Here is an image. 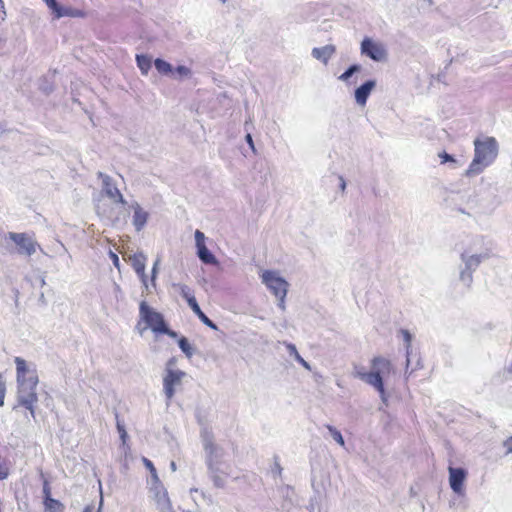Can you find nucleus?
Returning <instances> with one entry per match:
<instances>
[{
	"instance_id": "1",
	"label": "nucleus",
	"mask_w": 512,
	"mask_h": 512,
	"mask_svg": "<svg viewBox=\"0 0 512 512\" xmlns=\"http://www.w3.org/2000/svg\"><path fill=\"white\" fill-rule=\"evenodd\" d=\"M17 404L27 409L34 417L35 404L38 402L36 388L39 382L35 368L30 369L21 357H15Z\"/></svg>"
},
{
	"instance_id": "2",
	"label": "nucleus",
	"mask_w": 512,
	"mask_h": 512,
	"mask_svg": "<svg viewBox=\"0 0 512 512\" xmlns=\"http://www.w3.org/2000/svg\"><path fill=\"white\" fill-rule=\"evenodd\" d=\"M474 158L465 171L467 177L479 175L491 165L498 155V143L494 137H485L474 141Z\"/></svg>"
},
{
	"instance_id": "3",
	"label": "nucleus",
	"mask_w": 512,
	"mask_h": 512,
	"mask_svg": "<svg viewBox=\"0 0 512 512\" xmlns=\"http://www.w3.org/2000/svg\"><path fill=\"white\" fill-rule=\"evenodd\" d=\"M392 364L391 362L382 357L377 356L371 360V371L370 372H358L357 376L367 384L374 387L380 395V398L384 404L387 405V394L384 387V376L391 373Z\"/></svg>"
},
{
	"instance_id": "4",
	"label": "nucleus",
	"mask_w": 512,
	"mask_h": 512,
	"mask_svg": "<svg viewBox=\"0 0 512 512\" xmlns=\"http://www.w3.org/2000/svg\"><path fill=\"white\" fill-rule=\"evenodd\" d=\"M330 483L329 473L323 469L317 462H311V486L314 492L307 509L309 512H315L319 507L326 486Z\"/></svg>"
},
{
	"instance_id": "5",
	"label": "nucleus",
	"mask_w": 512,
	"mask_h": 512,
	"mask_svg": "<svg viewBox=\"0 0 512 512\" xmlns=\"http://www.w3.org/2000/svg\"><path fill=\"white\" fill-rule=\"evenodd\" d=\"M139 314L141 320H143L154 333L165 334L171 338L178 337V333L168 327L164 316L151 308L146 301L140 303Z\"/></svg>"
},
{
	"instance_id": "6",
	"label": "nucleus",
	"mask_w": 512,
	"mask_h": 512,
	"mask_svg": "<svg viewBox=\"0 0 512 512\" xmlns=\"http://www.w3.org/2000/svg\"><path fill=\"white\" fill-rule=\"evenodd\" d=\"M262 282L278 299L277 306L281 310H285V298L288 292L289 283L277 272L266 270L262 274Z\"/></svg>"
},
{
	"instance_id": "7",
	"label": "nucleus",
	"mask_w": 512,
	"mask_h": 512,
	"mask_svg": "<svg viewBox=\"0 0 512 512\" xmlns=\"http://www.w3.org/2000/svg\"><path fill=\"white\" fill-rule=\"evenodd\" d=\"M486 256L483 254H469L466 250L460 255L463 262V267H460L459 280L467 287H470L473 282V273L477 270L483 259Z\"/></svg>"
},
{
	"instance_id": "8",
	"label": "nucleus",
	"mask_w": 512,
	"mask_h": 512,
	"mask_svg": "<svg viewBox=\"0 0 512 512\" xmlns=\"http://www.w3.org/2000/svg\"><path fill=\"white\" fill-rule=\"evenodd\" d=\"M449 485L451 490L458 496L465 495V481L468 476V471L464 467H455L453 462L449 460L448 465Z\"/></svg>"
},
{
	"instance_id": "9",
	"label": "nucleus",
	"mask_w": 512,
	"mask_h": 512,
	"mask_svg": "<svg viewBox=\"0 0 512 512\" xmlns=\"http://www.w3.org/2000/svg\"><path fill=\"white\" fill-rule=\"evenodd\" d=\"M360 50L362 55H365L375 62L386 61L388 57L385 46L369 37H365L362 40Z\"/></svg>"
},
{
	"instance_id": "10",
	"label": "nucleus",
	"mask_w": 512,
	"mask_h": 512,
	"mask_svg": "<svg viewBox=\"0 0 512 512\" xmlns=\"http://www.w3.org/2000/svg\"><path fill=\"white\" fill-rule=\"evenodd\" d=\"M163 377V392L168 401H170L176 392V387L181 384L182 379L187 375L186 372L179 369L166 368Z\"/></svg>"
},
{
	"instance_id": "11",
	"label": "nucleus",
	"mask_w": 512,
	"mask_h": 512,
	"mask_svg": "<svg viewBox=\"0 0 512 512\" xmlns=\"http://www.w3.org/2000/svg\"><path fill=\"white\" fill-rule=\"evenodd\" d=\"M7 237L17 245L19 254L31 256L36 252L37 243L28 234L9 232Z\"/></svg>"
},
{
	"instance_id": "12",
	"label": "nucleus",
	"mask_w": 512,
	"mask_h": 512,
	"mask_svg": "<svg viewBox=\"0 0 512 512\" xmlns=\"http://www.w3.org/2000/svg\"><path fill=\"white\" fill-rule=\"evenodd\" d=\"M151 491L154 494V498L156 499L161 512H175L168 496V492L160 480H158V483H151Z\"/></svg>"
},
{
	"instance_id": "13",
	"label": "nucleus",
	"mask_w": 512,
	"mask_h": 512,
	"mask_svg": "<svg viewBox=\"0 0 512 512\" xmlns=\"http://www.w3.org/2000/svg\"><path fill=\"white\" fill-rule=\"evenodd\" d=\"M400 333L403 336V340L405 342L406 349V373L410 369V374L414 371L421 369L423 367L421 358H417L416 364L413 366V349H412V334L407 329H400Z\"/></svg>"
},
{
	"instance_id": "14",
	"label": "nucleus",
	"mask_w": 512,
	"mask_h": 512,
	"mask_svg": "<svg viewBox=\"0 0 512 512\" xmlns=\"http://www.w3.org/2000/svg\"><path fill=\"white\" fill-rule=\"evenodd\" d=\"M146 260L147 258L143 252H138L130 256L131 266L140 278L144 288L148 290V279L145 273Z\"/></svg>"
},
{
	"instance_id": "15",
	"label": "nucleus",
	"mask_w": 512,
	"mask_h": 512,
	"mask_svg": "<svg viewBox=\"0 0 512 512\" xmlns=\"http://www.w3.org/2000/svg\"><path fill=\"white\" fill-rule=\"evenodd\" d=\"M375 87L376 81L373 79L366 80L359 87H357L354 92L356 103L358 105L364 106Z\"/></svg>"
},
{
	"instance_id": "16",
	"label": "nucleus",
	"mask_w": 512,
	"mask_h": 512,
	"mask_svg": "<svg viewBox=\"0 0 512 512\" xmlns=\"http://www.w3.org/2000/svg\"><path fill=\"white\" fill-rule=\"evenodd\" d=\"M219 450H210L207 455V464L209 470L213 473L212 480L216 487L223 488L225 486V480L217 474V472L224 473V470L216 466L214 459L218 457Z\"/></svg>"
},
{
	"instance_id": "17",
	"label": "nucleus",
	"mask_w": 512,
	"mask_h": 512,
	"mask_svg": "<svg viewBox=\"0 0 512 512\" xmlns=\"http://www.w3.org/2000/svg\"><path fill=\"white\" fill-rule=\"evenodd\" d=\"M336 53V46L333 44H327L322 47H314L311 51V55L316 60L327 65L332 56Z\"/></svg>"
},
{
	"instance_id": "18",
	"label": "nucleus",
	"mask_w": 512,
	"mask_h": 512,
	"mask_svg": "<svg viewBox=\"0 0 512 512\" xmlns=\"http://www.w3.org/2000/svg\"><path fill=\"white\" fill-rule=\"evenodd\" d=\"M131 207L134 210L133 214V225L136 229V231H141L148 220V213L142 209V207L139 205V203L134 202Z\"/></svg>"
},
{
	"instance_id": "19",
	"label": "nucleus",
	"mask_w": 512,
	"mask_h": 512,
	"mask_svg": "<svg viewBox=\"0 0 512 512\" xmlns=\"http://www.w3.org/2000/svg\"><path fill=\"white\" fill-rule=\"evenodd\" d=\"M97 176L102 179L103 192L105 195L110 199L115 198V195H118L120 190L114 184L113 179L103 172H98Z\"/></svg>"
},
{
	"instance_id": "20",
	"label": "nucleus",
	"mask_w": 512,
	"mask_h": 512,
	"mask_svg": "<svg viewBox=\"0 0 512 512\" xmlns=\"http://www.w3.org/2000/svg\"><path fill=\"white\" fill-rule=\"evenodd\" d=\"M197 256L200 261L206 265H217L219 263L216 256L207 248L206 245L197 247Z\"/></svg>"
},
{
	"instance_id": "21",
	"label": "nucleus",
	"mask_w": 512,
	"mask_h": 512,
	"mask_svg": "<svg viewBox=\"0 0 512 512\" xmlns=\"http://www.w3.org/2000/svg\"><path fill=\"white\" fill-rule=\"evenodd\" d=\"M190 308L203 324L213 330H218V326L201 310L197 301H190Z\"/></svg>"
},
{
	"instance_id": "22",
	"label": "nucleus",
	"mask_w": 512,
	"mask_h": 512,
	"mask_svg": "<svg viewBox=\"0 0 512 512\" xmlns=\"http://www.w3.org/2000/svg\"><path fill=\"white\" fill-rule=\"evenodd\" d=\"M361 69V65L352 64L338 77V79L342 82H345L346 85L348 86L354 85L356 84L357 79L355 78L354 80H352V76L356 73H359Z\"/></svg>"
},
{
	"instance_id": "23",
	"label": "nucleus",
	"mask_w": 512,
	"mask_h": 512,
	"mask_svg": "<svg viewBox=\"0 0 512 512\" xmlns=\"http://www.w3.org/2000/svg\"><path fill=\"white\" fill-rule=\"evenodd\" d=\"M284 345L287 349L288 354L293 357L302 367H304L306 370L311 371V365L302 358V356L299 354L296 346L293 343L284 342Z\"/></svg>"
},
{
	"instance_id": "24",
	"label": "nucleus",
	"mask_w": 512,
	"mask_h": 512,
	"mask_svg": "<svg viewBox=\"0 0 512 512\" xmlns=\"http://www.w3.org/2000/svg\"><path fill=\"white\" fill-rule=\"evenodd\" d=\"M84 15L85 13L82 10L61 5L55 14V18L60 19L62 17H83Z\"/></svg>"
},
{
	"instance_id": "25",
	"label": "nucleus",
	"mask_w": 512,
	"mask_h": 512,
	"mask_svg": "<svg viewBox=\"0 0 512 512\" xmlns=\"http://www.w3.org/2000/svg\"><path fill=\"white\" fill-rule=\"evenodd\" d=\"M137 66L140 69L141 73L147 75L149 70L151 69L152 59L148 55L139 54L136 55Z\"/></svg>"
},
{
	"instance_id": "26",
	"label": "nucleus",
	"mask_w": 512,
	"mask_h": 512,
	"mask_svg": "<svg viewBox=\"0 0 512 512\" xmlns=\"http://www.w3.org/2000/svg\"><path fill=\"white\" fill-rule=\"evenodd\" d=\"M154 66L160 74L169 75V74L174 73L173 66L164 59H161V58L155 59Z\"/></svg>"
},
{
	"instance_id": "27",
	"label": "nucleus",
	"mask_w": 512,
	"mask_h": 512,
	"mask_svg": "<svg viewBox=\"0 0 512 512\" xmlns=\"http://www.w3.org/2000/svg\"><path fill=\"white\" fill-rule=\"evenodd\" d=\"M178 346L187 358H191L195 354V348L191 346L188 339L184 336L178 339Z\"/></svg>"
},
{
	"instance_id": "28",
	"label": "nucleus",
	"mask_w": 512,
	"mask_h": 512,
	"mask_svg": "<svg viewBox=\"0 0 512 512\" xmlns=\"http://www.w3.org/2000/svg\"><path fill=\"white\" fill-rule=\"evenodd\" d=\"M142 461H143L145 467L149 470V473H150V484L151 483H158V480H160V479L158 477L157 470H156L153 462L151 460H149L148 458H146V457H143Z\"/></svg>"
},
{
	"instance_id": "29",
	"label": "nucleus",
	"mask_w": 512,
	"mask_h": 512,
	"mask_svg": "<svg viewBox=\"0 0 512 512\" xmlns=\"http://www.w3.org/2000/svg\"><path fill=\"white\" fill-rule=\"evenodd\" d=\"M180 289V295L187 301L190 306V301H197L191 288L185 284H177Z\"/></svg>"
},
{
	"instance_id": "30",
	"label": "nucleus",
	"mask_w": 512,
	"mask_h": 512,
	"mask_svg": "<svg viewBox=\"0 0 512 512\" xmlns=\"http://www.w3.org/2000/svg\"><path fill=\"white\" fill-rule=\"evenodd\" d=\"M44 505L46 510H48L49 512H54L56 509H60L63 507L62 503L59 500L54 499L52 497H44Z\"/></svg>"
},
{
	"instance_id": "31",
	"label": "nucleus",
	"mask_w": 512,
	"mask_h": 512,
	"mask_svg": "<svg viewBox=\"0 0 512 512\" xmlns=\"http://www.w3.org/2000/svg\"><path fill=\"white\" fill-rule=\"evenodd\" d=\"M39 90L43 92L46 95H49L53 92L54 86L53 84L48 80L46 76H43L39 80Z\"/></svg>"
},
{
	"instance_id": "32",
	"label": "nucleus",
	"mask_w": 512,
	"mask_h": 512,
	"mask_svg": "<svg viewBox=\"0 0 512 512\" xmlns=\"http://www.w3.org/2000/svg\"><path fill=\"white\" fill-rule=\"evenodd\" d=\"M116 425H117V430H118L119 437L121 439L122 445L125 446L126 442H127V439H128V434H127V431L125 429L124 423L119 420L117 414H116Z\"/></svg>"
},
{
	"instance_id": "33",
	"label": "nucleus",
	"mask_w": 512,
	"mask_h": 512,
	"mask_svg": "<svg viewBox=\"0 0 512 512\" xmlns=\"http://www.w3.org/2000/svg\"><path fill=\"white\" fill-rule=\"evenodd\" d=\"M330 436L336 441L340 446H344L345 442L343 436L339 430L332 426H327Z\"/></svg>"
},
{
	"instance_id": "34",
	"label": "nucleus",
	"mask_w": 512,
	"mask_h": 512,
	"mask_svg": "<svg viewBox=\"0 0 512 512\" xmlns=\"http://www.w3.org/2000/svg\"><path fill=\"white\" fill-rule=\"evenodd\" d=\"M174 73H176L178 75L179 80H182L183 78H187L191 75V70L187 66L178 65L174 69Z\"/></svg>"
},
{
	"instance_id": "35",
	"label": "nucleus",
	"mask_w": 512,
	"mask_h": 512,
	"mask_svg": "<svg viewBox=\"0 0 512 512\" xmlns=\"http://www.w3.org/2000/svg\"><path fill=\"white\" fill-rule=\"evenodd\" d=\"M282 470L283 469H282V467H281V465L279 463V459H278V457L275 456L274 457V464H273V466L271 468V471H270L272 476L274 478H276L277 476H281Z\"/></svg>"
},
{
	"instance_id": "36",
	"label": "nucleus",
	"mask_w": 512,
	"mask_h": 512,
	"mask_svg": "<svg viewBox=\"0 0 512 512\" xmlns=\"http://www.w3.org/2000/svg\"><path fill=\"white\" fill-rule=\"evenodd\" d=\"M202 437H203V441H204V444H203L204 448L205 449L213 448V443H212V439H211L212 437L206 428L203 429Z\"/></svg>"
},
{
	"instance_id": "37",
	"label": "nucleus",
	"mask_w": 512,
	"mask_h": 512,
	"mask_svg": "<svg viewBox=\"0 0 512 512\" xmlns=\"http://www.w3.org/2000/svg\"><path fill=\"white\" fill-rule=\"evenodd\" d=\"M160 258L158 257L154 264H153V267H152V271H151V283L153 286H155V281H156V277H157V274H158V269H159V265H160Z\"/></svg>"
},
{
	"instance_id": "38",
	"label": "nucleus",
	"mask_w": 512,
	"mask_h": 512,
	"mask_svg": "<svg viewBox=\"0 0 512 512\" xmlns=\"http://www.w3.org/2000/svg\"><path fill=\"white\" fill-rule=\"evenodd\" d=\"M5 394H6V384L3 379L2 374L0 373V407L4 405Z\"/></svg>"
},
{
	"instance_id": "39",
	"label": "nucleus",
	"mask_w": 512,
	"mask_h": 512,
	"mask_svg": "<svg viewBox=\"0 0 512 512\" xmlns=\"http://www.w3.org/2000/svg\"><path fill=\"white\" fill-rule=\"evenodd\" d=\"M48 8L52 11L53 15L57 13L58 8H60V4L56 0H43Z\"/></svg>"
},
{
	"instance_id": "40",
	"label": "nucleus",
	"mask_w": 512,
	"mask_h": 512,
	"mask_svg": "<svg viewBox=\"0 0 512 512\" xmlns=\"http://www.w3.org/2000/svg\"><path fill=\"white\" fill-rule=\"evenodd\" d=\"M196 248L205 245V235L200 230L195 231Z\"/></svg>"
},
{
	"instance_id": "41",
	"label": "nucleus",
	"mask_w": 512,
	"mask_h": 512,
	"mask_svg": "<svg viewBox=\"0 0 512 512\" xmlns=\"http://www.w3.org/2000/svg\"><path fill=\"white\" fill-rule=\"evenodd\" d=\"M439 158L441 159V163L456 162L454 156L445 151L439 153Z\"/></svg>"
},
{
	"instance_id": "42",
	"label": "nucleus",
	"mask_w": 512,
	"mask_h": 512,
	"mask_svg": "<svg viewBox=\"0 0 512 512\" xmlns=\"http://www.w3.org/2000/svg\"><path fill=\"white\" fill-rule=\"evenodd\" d=\"M245 141L249 145V147L252 150V152L254 154H257V150H256V147H255V144H254V141H253V137H252V135L250 133L246 134Z\"/></svg>"
},
{
	"instance_id": "43",
	"label": "nucleus",
	"mask_w": 512,
	"mask_h": 512,
	"mask_svg": "<svg viewBox=\"0 0 512 512\" xmlns=\"http://www.w3.org/2000/svg\"><path fill=\"white\" fill-rule=\"evenodd\" d=\"M195 416H196V419L198 421V423L201 425V426H204L205 423H206V420H205V416L202 415V411L201 410H196V413H195Z\"/></svg>"
},
{
	"instance_id": "44",
	"label": "nucleus",
	"mask_w": 512,
	"mask_h": 512,
	"mask_svg": "<svg viewBox=\"0 0 512 512\" xmlns=\"http://www.w3.org/2000/svg\"><path fill=\"white\" fill-rule=\"evenodd\" d=\"M112 200L115 203H120L122 205H126L127 204V201L125 200V198L123 197V195H122V193L120 191H119L118 195H115V198H112Z\"/></svg>"
},
{
	"instance_id": "45",
	"label": "nucleus",
	"mask_w": 512,
	"mask_h": 512,
	"mask_svg": "<svg viewBox=\"0 0 512 512\" xmlns=\"http://www.w3.org/2000/svg\"><path fill=\"white\" fill-rule=\"evenodd\" d=\"M109 255H110V258H111V260H112V262H113L114 266H115V267H117V268H119V266H120V261H119V257H118V255H117L116 253L112 252V251H110V252H109Z\"/></svg>"
},
{
	"instance_id": "46",
	"label": "nucleus",
	"mask_w": 512,
	"mask_h": 512,
	"mask_svg": "<svg viewBox=\"0 0 512 512\" xmlns=\"http://www.w3.org/2000/svg\"><path fill=\"white\" fill-rule=\"evenodd\" d=\"M43 494L44 497H51V489L47 481H44L43 483Z\"/></svg>"
},
{
	"instance_id": "47",
	"label": "nucleus",
	"mask_w": 512,
	"mask_h": 512,
	"mask_svg": "<svg viewBox=\"0 0 512 512\" xmlns=\"http://www.w3.org/2000/svg\"><path fill=\"white\" fill-rule=\"evenodd\" d=\"M338 178H339V181H340L339 188H340V190L342 192H344L345 189H346V181H345L344 177L341 176V175Z\"/></svg>"
},
{
	"instance_id": "48",
	"label": "nucleus",
	"mask_w": 512,
	"mask_h": 512,
	"mask_svg": "<svg viewBox=\"0 0 512 512\" xmlns=\"http://www.w3.org/2000/svg\"><path fill=\"white\" fill-rule=\"evenodd\" d=\"M503 448H512V436L503 442Z\"/></svg>"
},
{
	"instance_id": "49",
	"label": "nucleus",
	"mask_w": 512,
	"mask_h": 512,
	"mask_svg": "<svg viewBox=\"0 0 512 512\" xmlns=\"http://www.w3.org/2000/svg\"><path fill=\"white\" fill-rule=\"evenodd\" d=\"M287 491H288V495H287L288 499H286V500H287V501H289V502H290V504H293V501H292V499H291L290 494H293V493H294V490H293V488H292V487L287 486Z\"/></svg>"
},
{
	"instance_id": "50",
	"label": "nucleus",
	"mask_w": 512,
	"mask_h": 512,
	"mask_svg": "<svg viewBox=\"0 0 512 512\" xmlns=\"http://www.w3.org/2000/svg\"><path fill=\"white\" fill-rule=\"evenodd\" d=\"M417 358H420L419 354L413 351V366L416 364Z\"/></svg>"
},
{
	"instance_id": "51",
	"label": "nucleus",
	"mask_w": 512,
	"mask_h": 512,
	"mask_svg": "<svg viewBox=\"0 0 512 512\" xmlns=\"http://www.w3.org/2000/svg\"><path fill=\"white\" fill-rule=\"evenodd\" d=\"M175 364V358H171L166 365V368H171L172 365Z\"/></svg>"
},
{
	"instance_id": "52",
	"label": "nucleus",
	"mask_w": 512,
	"mask_h": 512,
	"mask_svg": "<svg viewBox=\"0 0 512 512\" xmlns=\"http://www.w3.org/2000/svg\"><path fill=\"white\" fill-rule=\"evenodd\" d=\"M82 512H93V508L91 506H86Z\"/></svg>"
},
{
	"instance_id": "53",
	"label": "nucleus",
	"mask_w": 512,
	"mask_h": 512,
	"mask_svg": "<svg viewBox=\"0 0 512 512\" xmlns=\"http://www.w3.org/2000/svg\"><path fill=\"white\" fill-rule=\"evenodd\" d=\"M102 507H103V499L101 498L97 512H102Z\"/></svg>"
},
{
	"instance_id": "54",
	"label": "nucleus",
	"mask_w": 512,
	"mask_h": 512,
	"mask_svg": "<svg viewBox=\"0 0 512 512\" xmlns=\"http://www.w3.org/2000/svg\"><path fill=\"white\" fill-rule=\"evenodd\" d=\"M170 468L172 471H176V463L174 461L170 463Z\"/></svg>"
},
{
	"instance_id": "55",
	"label": "nucleus",
	"mask_w": 512,
	"mask_h": 512,
	"mask_svg": "<svg viewBox=\"0 0 512 512\" xmlns=\"http://www.w3.org/2000/svg\"><path fill=\"white\" fill-rule=\"evenodd\" d=\"M507 371H508L509 373H512V362H511V363H510V365L508 366Z\"/></svg>"
},
{
	"instance_id": "56",
	"label": "nucleus",
	"mask_w": 512,
	"mask_h": 512,
	"mask_svg": "<svg viewBox=\"0 0 512 512\" xmlns=\"http://www.w3.org/2000/svg\"><path fill=\"white\" fill-rule=\"evenodd\" d=\"M0 7H1L2 9H4V5H3L2 0H0Z\"/></svg>"
},
{
	"instance_id": "57",
	"label": "nucleus",
	"mask_w": 512,
	"mask_h": 512,
	"mask_svg": "<svg viewBox=\"0 0 512 512\" xmlns=\"http://www.w3.org/2000/svg\"><path fill=\"white\" fill-rule=\"evenodd\" d=\"M458 211L461 212V213H465V210L462 209V208H459Z\"/></svg>"
},
{
	"instance_id": "58",
	"label": "nucleus",
	"mask_w": 512,
	"mask_h": 512,
	"mask_svg": "<svg viewBox=\"0 0 512 512\" xmlns=\"http://www.w3.org/2000/svg\"><path fill=\"white\" fill-rule=\"evenodd\" d=\"M43 299H44V295H43V294H41V296H40V301H43Z\"/></svg>"
},
{
	"instance_id": "59",
	"label": "nucleus",
	"mask_w": 512,
	"mask_h": 512,
	"mask_svg": "<svg viewBox=\"0 0 512 512\" xmlns=\"http://www.w3.org/2000/svg\"><path fill=\"white\" fill-rule=\"evenodd\" d=\"M507 452H510V453H512V450H507Z\"/></svg>"
}]
</instances>
